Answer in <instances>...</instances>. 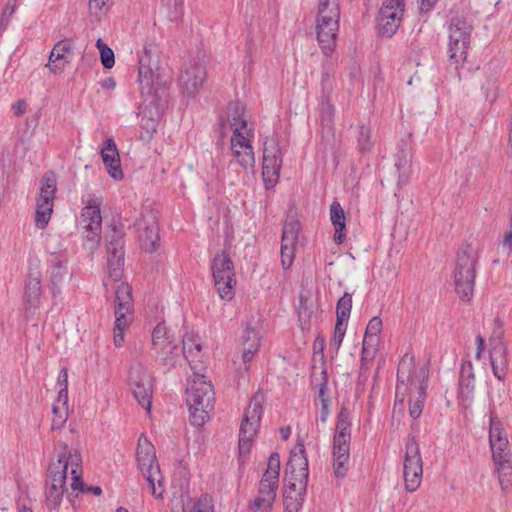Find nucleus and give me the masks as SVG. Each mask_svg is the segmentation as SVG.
<instances>
[{
    "label": "nucleus",
    "instance_id": "1",
    "mask_svg": "<svg viewBox=\"0 0 512 512\" xmlns=\"http://www.w3.org/2000/svg\"><path fill=\"white\" fill-rule=\"evenodd\" d=\"M414 362L412 354H405L398 364V384L396 386V401L403 402L405 393L409 390L413 398H410L409 414L417 419L424 407L427 385L425 380L428 378V368L426 362L419 368H411Z\"/></svg>",
    "mask_w": 512,
    "mask_h": 512
},
{
    "label": "nucleus",
    "instance_id": "2",
    "mask_svg": "<svg viewBox=\"0 0 512 512\" xmlns=\"http://www.w3.org/2000/svg\"><path fill=\"white\" fill-rule=\"evenodd\" d=\"M244 105L239 102H231L227 107V121L230 124L233 135L231 137L232 156L244 169H253L255 166V156L251 141L254 133L248 127L244 118Z\"/></svg>",
    "mask_w": 512,
    "mask_h": 512
},
{
    "label": "nucleus",
    "instance_id": "3",
    "mask_svg": "<svg viewBox=\"0 0 512 512\" xmlns=\"http://www.w3.org/2000/svg\"><path fill=\"white\" fill-rule=\"evenodd\" d=\"M186 404L192 425L202 427L211 417L215 404V392L207 378L188 380Z\"/></svg>",
    "mask_w": 512,
    "mask_h": 512
},
{
    "label": "nucleus",
    "instance_id": "4",
    "mask_svg": "<svg viewBox=\"0 0 512 512\" xmlns=\"http://www.w3.org/2000/svg\"><path fill=\"white\" fill-rule=\"evenodd\" d=\"M49 475L70 480L71 489L78 493L83 491V466L82 456L79 450L69 448L66 443H61L56 450V458L52 459L48 467Z\"/></svg>",
    "mask_w": 512,
    "mask_h": 512
},
{
    "label": "nucleus",
    "instance_id": "5",
    "mask_svg": "<svg viewBox=\"0 0 512 512\" xmlns=\"http://www.w3.org/2000/svg\"><path fill=\"white\" fill-rule=\"evenodd\" d=\"M84 207L77 221V228L81 233L85 247L94 252L101 240L102 216L100 207L102 198L88 194L82 197Z\"/></svg>",
    "mask_w": 512,
    "mask_h": 512
},
{
    "label": "nucleus",
    "instance_id": "6",
    "mask_svg": "<svg viewBox=\"0 0 512 512\" xmlns=\"http://www.w3.org/2000/svg\"><path fill=\"white\" fill-rule=\"evenodd\" d=\"M472 31V24L463 16L453 17L448 25L447 52L449 63L455 69L467 60Z\"/></svg>",
    "mask_w": 512,
    "mask_h": 512
},
{
    "label": "nucleus",
    "instance_id": "7",
    "mask_svg": "<svg viewBox=\"0 0 512 512\" xmlns=\"http://www.w3.org/2000/svg\"><path fill=\"white\" fill-rule=\"evenodd\" d=\"M136 461L142 475L146 478L155 498H162L165 491L163 476L156 458L154 445L144 436L138 439Z\"/></svg>",
    "mask_w": 512,
    "mask_h": 512
},
{
    "label": "nucleus",
    "instance_id": "8",
    "mask_svg": "<svg viewBox=\"0 0 512 512\" xmlns=\"http://www.w3.org/2000/svg\"><path fill=\"white\" fill-rule=\"evenodd\" d=\"M351 422L346 407H342L335 426L333 439V468L337 477H344L350 458Z\"/></svg>",
    "mask_w": 512,
    "mask_h": 512
},
{
    "label": "nucleus",
    "instance_id": "9",
    "mask_svg": "<svg viewBox=\"0 0 512 512\" xmlns=\"http://www.w3.org/2000/svg\"><path fill=\"white\" fill-rule=\"evenodd\" d=\"M478 258V249L471 245L464 246L458 253L454 270V282L456 292L463 300H470L473 295L475 268Z\"/></svg>",
    "mask_w": 512,
    "mask_h": 512
},
{
    "label": "nucleus",
    "instance_id": "10",
    "mask_svg": "<svg viewBox=\"0 0 512 512\" xmlns=\"http://www.w3.org/2000/svg\"><path fill=\"white\" fill-rule=\"evenodd\" d=\"M262 396L255 395L244 412L239 433V454L241 457L249 454L255 440L262 418Z\"/></svg>",
    "mask_w": 512,
    "mask_h": 512
},
{
    "label": "nucleus",
    "instance_id": "11",
    "mask_svg": "<svg viewBox=\"0 0 512 512\" xmlns=\"http://www.w3.org/2000/svg\"><path fill=\"white\" fill-rule=\"evenodd\" d=\"M214 285L222 300L230 301L235 295V269L229 255L222 251L217 253L211 265Z\"/></svg>",
    "mask_w": 512,
    "mask_h": 512
},
{
    "label": "nucleus",
    "instance_id": "12",
    "mask_svg": "<svg viewBox=\"0 0 512 512\" xmlns=\"http://www.w3.org/2000/svg\"><path fill=\"white\" fill-rule=\"evenodd\" d=\"M207 59L205 56L186 61L178 76V85L183 94L195 97L207 79Z\"/></svg>",
    "mask_w": 512,
    "mask_h": 512
},
{
    "label": "nucleus",
    "instance_id": "13",
    "mask_svg": "<svg viewBox=\"0 0 512 512\" xmlns=\"http://www.w3.org/2000/svg\"><path fill=\"white\" fill-rule=\"evenodd\" d=\"M423 461L419 444L414 437L408 439L403 460V479L406 491H416L422 481Z\"/></svg>",
    "mask_w": 512,
    "mask_h": 512
},
{
    "label": "nucleus",
    "instance_id": "14",
    "mask_svg": "<svg viewBox=\"0 0 512 512\" xmlns=\"http://www.w3.org/2000/svg\"><path fill=\"white\" fill-rule=\"evenodd\" d=\"M42 181L43 185L40 188L35 211V225L38 229L47 227L53 212L57 191L56 180L53 175L45 174Z\"/></svg>",
    "mask_w": 512,
    "mask_h": 512
},
{
    "label": "nucleus",
    "instance_id": "15",
    "mask_svg": "<svg viewBox=\"0 0 512 512\" xmlns=\"http://www.w3.org/2000/svg\"><path fill=\"white\" fill-rule=\"evenodd\" d=\"M129 387L138 403L147 412H150L153 395V379L149 372L141 365H135L130 369Z\"/></svg>",
    "mask_w": 512,
    "mask_h": 512
},
{
    "label": "nucleus",
    "instance_id": "16",
    "mask_svg": "<svg viewBox=\"0 0 512 512\" xmlns=\"http://www.w3.org/2000/svg\"><path fill=\"white\" fill-rule=\"evenodd\" d=\"M403 13V0H385L377 18L379 33L387 38L392 37L401 24Z\"/></svg>",
    "mask_w": 512,
    "mask_h": 512
},
{
    "label": "nucleus",
    "instance_id": "17",
    "mask_svg": "<svg viewBox=\"0 0 512 512\" xmlns=\"http://www.w3.org/2000/svg\"><path fill=\"white\" fill-rule=\"evenodd\" d=\"M282 167V153L274 140H267L263 149L262 176L267 187H273L279 180Z\"/></svg>",
    "mask_w": 512,
    "mask_h": 512
},
{
    "label": "nucleus",
    "instance_id": "18",
    "mask_svg": "<svg viewBox=\"0 0 512 512\" xmlns=\"http://www.w3.org/2000/svg\"><path fill=\"white\" fill-rule=\"evenodd\" d=\"M286 485L306 490L308 481V460L303 449L291 452L285 472Z\"/></svg>",
    "mask_w": 512,
    "mask_h": 512
},
{
    "label": "nucleus",
    "instance_id": "19",
    "mask_svg": "<svg viewBox=\"0 0 512 512\" xmlns=\"http://www.w3.org/2000/svg\"><path fill=\"white\" fill-rule=\"evenodd\" d=\"M339 20L329 17H315L317 41L325 55H330L336 48Z\"/></svg>",
    "mask_w": 512,
    "mask_h": 512
},
{
    "label": "nucleus",
    "instance_id": "20",
    "mask_svg": "<svg viewBox=\"0 0 512 512\" xmlns=\"http://www.w3.org/2000/svg\"><path fill=\"white\" fill-rule=\"evenodd\" d=\"M108 277L119 282L123 276L124 241L121 235L114 233L107 246Z\"/></svg>",
    "mask_w": 512,
    "mask_h": 512
},
{
    "label": "nucleus",
    "instance_id": "21",
    "mask_svg": "<svg viewBox=\"0 0 512 512\" xmlns=\"http://www.w3.org/2000/svg\"><path fill=\"white\" fill-rule=\"evenodd\" d=\"M46 273L54 295L60 294L64 285L67 284L73 276V273L69 271L67 259L59 255H52L48 262Z\"/></svg>",
    "mask_w": 512,
    "mask_h": 512
},
{
    "label": "nucleus",
    "instance_id": "22",
    "mask_svg": "<svg viewBox=\"0 0 512 512\" xmlns=\"http://www.w3.org/2000/svg\"><path fill=\"white\" fill-rule=\"evenodd\" d=\"M299 232L300 223L293 218H288L283 227L281 243V262L284 269H288L293 263Z\"/></svg>",
    "mask_w": 512,
    "mask_h": 512
},
{
    "label": "nucleus",
    "instance_id": "23",
    "mask_svg": "<svg viewBox=\"0 0 512 512\" xmlns=\"http://www.w3.org/2000/svg\"><path fill=\"white\" fill-rule=\"evenodd\" d=\"M100 155L109 176L115 180H122L124 173L121 168L120 155L113 138H107L101 149Z\"/></svg>",
    "mask_w": 512,
    "mask_h": 512
},
{
    "label": "nucleus",
    "instance_id": "24",
    "mask_svg": "<svg viewBox=\"0 0 512 512\" xmlns=\"http://www.w3.org/2000/svg\"><path fill=\"white\" fill-rule=\"evenodd\" d=\"M42 297L41 273L38 269H30L25 280L24 301L30 308H38Z\"/></svg>",
    "mask_w": 512,
    "mask_h": 512
},
{
    "label": "nucleus",
    "instance_id": "25",
    "mask_svg": "<svg viewBox=\"0 0 512 512\" xmlns=\"http://www.w3.org/2000/svg\"><path fill=\"white\" fill-rule=\"evenodd\" d=\"M280 473V456L278 453H272L268 459L267 469L263 474L259 489L277 495Z\"/></svg>",
    "mask_w": 512,
    "mask_h": 512
},
{
    "label": "nucleus",
    "instance_id": "26",
    "mask_svg": "<svg viewBox=\"0 0 512 512\" xmlns=\"http://www.w3.org/2000/svg\"><path fill=\"white\" fill-rule=\"evenodd\" d=\"M66 491V481L59 477L47 474L45 498L46 505L50 510L59 508L64 493Z\"/></svg>",
    "mask_w": 512,
    "mask_h": 512
},
{
    "label": "nucleus",
    "instance_id": "27",
    "mask_svg": "<svg viewBox=\"0 0 512 512\" xmlns=\"http://www.w3.org/2000/svg\"><path fill=\"white\" fill-rule=\"evenodd\" d=\"M73 46L69 40H61L53 47L49 55L48 67L51 72L57 73L63 70L64 65L69 62L67 54H71Z\"/></svg>",
    "mask_w": 512,
    "mask_h": 512
},
{
    "label": "nucleus",
    "instance_id": "28",
    "mask_svg": "<svg viewBox=\"0 0 512 512\" xmlns=\"http://www.w3.org/2000/svg\"><path fill=\"white\" fill-rule=\"evenodd\" d=\"M139 239L142 247L147 252H154L158 247L159 228L157 223L152 220L150 222L139 223Z\"/></svg>",
    "mask_w": 512,
    "mask_h": 512
},
{
    "label": "nucleus",
    "instance_id": "29",
    "mask_svg": "<svg viewBox=\"0 0 512 512\" xmlns=\"http://www.w3.org/2000/svg\"><path fill=\"white\" fill-rule=\"evenodd\" d=\"M152 346L154 350L162 352H174L177 348L164 322H160L154 327Z\"/></svg>",
    "mask_w": 512,
    "mask_h": 512
},
{
    "label": "nucleus",
    "instance_id": "30",
    "mask_svg": "<svg viewBox=\"0 0 512 512\" xmlns=\"http://www.w3.org/2000/svg\"><path fill=\"white\" fill-rule=\"evenodd\" d=\"M330 219L335 227L334 241L342 244L345 240V212L339 202L334 201L330 206Z\"/></svg>",
    "mask_w": 512,
    "mask_h": 512
},
{
    "label": "nucleus",
    "instance_id": "31",
    "mask_svg": "<svg viewBox=\"0 0 512 512\" xmlns=\"http://www.w3.org/2000/svg\"><path fill=\"white\" fill-rule=\"evenodd\" d=\"M499 73L490 68L483 69V79L481 81V89L484 92L485 98L490 103L496 101L499 91Z\"/></svg>",
    "mask_w": 512,
    "mask_h": 512
},
{
    "label": "nucleus",
    "instance_id": "32",
    "mask_svg": "<svg viewBox=\"0 0 512 512\" xmlns=\"http://www.w3.org/2000/svg\"><path fill=\"white\" fill-rule=\"evenodd\" d=\"M474 393V377L471 373V362H463L459 397L463 402H470Z\"/></svg>",
    "mask_w": 512,
    "mask_h": 512
},
{
    "label": "nucleus",
    "instance_id": "33",
    "mask_svg": "<svg viewBox=\"0 0 512 512\" xmlns=\"http://www.w3.org/2000/svg\"><path fill=\"white\" fill-rule=\"evenodd\" d=\"M114 310L133 312L132 292L128 283L121 282L116 286Z\"/></svg>",
    "mask_w": 512,
    "mask_h": 512
},
{
    "label": "nucleus",
    "instance_id": "34",
    "mask_svg": "<svg viewBox=\"0 0 512 512\" xmlns=\"http://www.w3.org/2000/svg\"><path fill=\"white\" fill-rule=\"evenodd\" d=\"M158 54L153 46L145 47L139 57V74L148 75L159 69Z\"/></svg>",
    "mask_w": 512,
    "mask_h": 512
},
{
    "label": "nucleus",
    "instance_id": "35",
    "mask_svg": "<svg viewBox=\"0 0 512 512\" xmlns=\"http://www.w3.org/2000/svg\"><path fill=\"white\" fill-rule=\"evenodd\" d=\"M114 343L120 348L124 341V331L130 326L133 320V312L125 313L122 310H115Z\"/></svg>",
    "mask_w": 512,
    "mask_h": 512
},
{
    "label": "nucleus",
    "instance_id": "36",
    "mask_svg": "<svg viewBox=\"0 0 512 512\" xmlns=\"http://www.w3.org/2000/svg\"><path fill=\"white\" fill-rule=\"evenodd\" d=\"M306 490H298L292 486H285L283 503L286 512H298L302 507Z\"/></svg>",
    "mask_w": 512,
    "mask_h": 512
},
{
    "label": "nucleus",
    "instance_id": "37",
    "mask_svg": "<svg viewBox=\"0 0 512 512\" xmlns=\"http://www.w3.org/2000/svg\"><path fill=\"white\" fill-rule=\"evenodd\" d=\"M494 465L512 462V454L508 438L490 444Z\"/></svg>",
    "mask_w": 512,
    "mask_h": 512
},
{
    "label": "nucleus",
    "instance_id": "38",
    "mask_svg": "<svg viewBox=\"0 0 512 512\" xmlns=\"http://www.w3.org/2000/svg\"><path fill=\"white\" fill-rule=\"evenodd\" d=\"M316 17L340 19V0H318Z\"/></svg>",
    "mask_w": 512,
    "mask_h": 512
},
{
    "label": "nucleus",
    "instance_id": "39",
    "mask_svg": "<svg viewBox=\"0 0 512 512\" xmlns=\"http://www.w3.org/2000/svg\"><path fill=\"white\" fill-rule=\"evenodd\" d=\"M506 438H508V436L502 421L494 412H491L489 425V444L502 441Z\"/></svg>",
    "mask_w": 512,
    "mask_h": 512
},
{
    "label": "nucleus",
    "instance_id": "40",
    "mask_svg": "<svg viewBox=\"0 0 512 512\" xmlns=\"http://www.w3.org/2000/svg\"><path fill=\"white\" fill-rule=\"evenodd\" d=\"M495 473L498 475L499 484L504 493L512 491V462L494 465Z\"/></svg>",
    "mask_w": 512,
    "mask_h": 512
},
{
    "label": "nucleus",
    "instance_id": "41",
    "mask_svg": "<svg viewBox=\"0 0 512 512\" xmlns=\"http://www.w3.org/2000/svg\"><path fill=\"white\" fill-rule=\"evenodd\" d=\"M352 309V295L345 292L344 295L338 300L336 306V322L348 323Z\"/></svg>",
    "mask_w": 512,
    "mask_h": 512
},
{
    "label": "nucleus",
    "instance_id": "42",
    "mask_svg": "<svg viewBox=\"0 0 512 512\" xmlns=\"http://www.w3.org/2000/svg\"><path fill=\"white\" fill-rule=\"evenodd\" d=\"M275 499L276 495L258 490V495L255 497L251 509L258 512H271Z\"/></svg>",
    "mask_w": 512,
    "mask_h": 512
},
{
    "label": "nucleus",
    "instance_id": "43",
    "mask_svg": "<svg viewBox=\"0 0 512 512\" xmlns=\"http://www.w3.org/2000/svg\"><path fill=\"white\" fill-rule=\"evenodd\" d=\"M242 339V352H257L261 348V337L256 330L250 326H247L244 330Z\"/></svg>",
    "mask_w": 512,
    "mask_h": 512
},
{
    "label": "nucleus",
    "instance_id": "44",
    "mask_svg": "<svg viewBox=\"0 0 512 512\" xmlns=\"http://www.w3.org/2000/svg\"><path fill=\"white\" fill-rule=\"evenodd\" d=\"M186 360L189 363L191 370L193 371V375L190 380L206 378L204 374L207 369L205 354H188Z\"/></svg>",
    "mask_w": 512,
    "mask_h": 512
},
{
    "label": "nucleus",
    "instance_id": "45",
    "mask_svg": "<svg viewBox=\"0 0 512 512\" xmlns=\"http://www.w3.org/2000/svg\"><path fill=\"white\" fill-rule=\"evenodd\" d=\"M183 512H214L213 499L208 495H202L199 499L187 503Z\"/></svg>",
    "mask_w": 512,
    "mask_h": 512
},
{
    "label": "nucleus",
    "instance_id": "46",
    "mask_svg": "<svg viewBox=\"0 0 512 512\" xmlns=\"http://www.w3.org/2000/svg\"><path fill=\"white\" fill-rule=\"evenodd\" d=\"M411 165H412L411 158H409L405 155L402 157H399L398 161L395 164V166L397 167V169L399 171V175H398V184L399 185H406L408 183Z\"/></svg>",
    "mask_w": 512,
    "mask_h": 512
},
{
    "label": "nucleus",
    "instance_id": "47",
    "mask_svg": "<svg viewBox=\"0 0 512 512\" xmlns=\"http://www.w3.org/2000/svg\"><path fill=\"white\" fill-rule=\"evenodd\" d=\"M157 125H158V122H157V119L153 118L152 116H147V115H143L141 117V123H140V127H141V138L143 140H146V141H149L153 134L156 132L157 130Z\"/></svg>",
    "mask_w": 512,
    "mask_h": 512
},
{
    "label": "nucleus",
    "instance_id": "48",
    "mask_svg": "<svg viewBox=\"0 0 512 512\" xmlns=\"http://www.w3.org/2000/svg\"><path fill=\"white\" fill-rule=\"evenodd\" d=\"M494 375L498 379H503L506 374L507 359L506 354H489Z\"/></svg>",
    "mask_w": 512,
    "mask_h": 512
},
{
    "label": "nucleus",
    "instance_id": "49",
    "mask_svg": "<svg viewBox=\"0 0 512 512\" xmlns=\"http://www.w3.org/2000/svg\"><path fill=\"white\" fill-rule=\"evenodd\" d=\"M96 47L100 52L102 65L107 69L112 68L115 64L113 50L109 48L100 38L96 42Z\"/></svg>",
    "mask_w": 512,
    "mask_h": 512
},
{
    "label": "nucleus",
    "instance_id": "50",
    "mask_svg": "<svg viewBox=\"0 0 512 512\" xmlns=\"http://www.w3.org/2000/svg\"><path fill=\"white\" fill-rule=\"evenodd\" d=\"M53 418H52V429L57 430L61 429L67 421L68 418V407H63L60 405H53L52 408Z\"/></svg>",
    "mask_w": 512,
    "mask_h": 512
},
{
    "label": "nucleus",
    "instance_id": "51",
    "mask_svg": "<svg viewBox=\"0 0 512 512\" xmlns=\"http://www.w3.org/2000/svg\"><path fill=\"white\" fill-rule=\"evenodd\" d=\"M168 8V16L170 20L177 21L182 17L184 9V0H163Z\"/></svg>",
    "mask_w": 512,
    "mask_h": 512
},
{
    "label": "nucleus",
    "instance_id": "52",
    "mask_svg": "<svg viewBox=\"0 0 512 512\" xmlns=\"http://www.w3.org/2000/svg\"><path fill=\"white\" fill-rule=\"evenodd\" d=\"M110 0H89L88 8L91 15L101 18L106 15L110 9Z\"/></svg>",
    "mask_w": 512,
    "mask_h": 512
},
{
    "label": "nucleus",
    "instance_id": "53",
    "mask_svg": "<svg viewBox=\"0 0 512 512\" xmlns=\"http://www.w3.org/2000/svg\"><path fill=\"white\" fill-rule=\"evenodd\" d=\"M183 352L200 351L202 348L201 339L198 335L187 333L182 340Z\"/></svg>",
    "mask_w": 512,
    "mask_h": 512
},
{
    "label": "nucleus",
    "instance_id": "54",
    "mask_svg": "<svg viewBox=\"0 0 512 512\" xmlns=\"http://www.w3.org/2000/svg\"><path fill=\"white\" fill-rule=\"evenodd\" d=\"M334 115L335 108L332 103L328 99L323 100L320 105V116L322 123L330 125L333 122Z\"/></svg>",
    "mask_w": 512,
    "mask_h": 512
},
{
    "label": "nucleus",
    "instance_id": "55",
    "mask_svg": "<svg viewBox=\"0 0 512 512\" xmlns=\"http://www.w3.org/2000/svg\"><path fill=\"white\" fill-rule=\"evenodd\" d=\"M346 327H347V324L341 323V322L340 323L336 322L334 335H333L332 343H331V346L333 349L338 350L340 348V345H341L343 338L345 336V333H346Z\"/></svg>",
    "mask_w": 512,
    "mask_h": 512
},
{
    "label": "nucleus",
    "instance_id": "56",
    "mask_svg": "<svg viewBox=\"0 0 512 512\" xmlns=\"http://www.w3.org/2000/svg\"><path fill=\"white\" fill-rule=\"evenodd\" d=\"M380 336L364 335L362 352H378Z\"/></svg>",
    "mask_w": 512,
    "mask_h": 512
},
{
    "label": "nucleus",
    "instance_id": "57",
    "mask_svg": "<svg viewBox=\"0 0 512 512\" xmlns=\"http://www.w3.org/2000/svg\"><path fill=\"white\" fill-rule=\"evenodd\" d=\"M358 144L361 151L370 150L372 143L370 141V131L365 126H361L358 135Z\"/></svg>",
    "mask_w": 512,
    "mask_h": 512
},
{
    "label": "nucleus",
    "instance_id": "58",
    "mask_svg": "<svg viewBox=\"0 0 512 512\" xmlns=\"http://www.w3.org/2000/svg\"><path fill=\"white\" fill-rule=\"evenodd\" d=\"M382 326L381 318L377 316L373 317L366 327L365 335L380 336Z\"/></svg>",
    "mask_w": 512,
    "mask_h": 512
},
{
    "label": "nucleus",
    "instance_id": "59",
    "mask_svg": "<svg viewBox=\"0 0 512 512\" xmlns=\"http://www.w3.org/2000/svg\"><path fill=\"white\" fill-rule=\"evenodd\" d=\"M502 350H504V344L501 340L500 335L490 338L489 352H500Z\"/></svg>",
    "mask_w": 512,
    "mask_h": 512
},
{
    "label": "nucleus",
    "instance_id": "60",
    "mask_svg": "<svg viewBox=\"0 0 512 512\" xmlns=\"http://www.w3.org/2000/svg\"><path fill=\"white\" fill-rule=\"evenodd\" d=\"M54 405L68 407V390L65 388L59 389L58 397Z\"/></svg>",
    "mask_w": 512,
    "mask_h": 512
},
{
    "label": "nucleus",
    "instance_id": "61",
    "mask_svg": "<svg viewBox=\"0 0 512 512\" xmlns=\"http://www.w3.org/2000/svg\"><path fill=\"white\" fill-rule=\"evenodd\" d=\"M502 247L508 253H512V227H509V230L505 233Z\"/></svg>",
    "mask_w": 512,
    "mask_h": 512
},
{
    "label": "nucleus",
    "instance_id": "62",
    "mask_svg": "<svg viewBox=\"0 0 512 512\" xmlns=\"http://www.w3.org/2000/svg\"><path fill=\"white\" fill-rule=\"evenodd\" d=\"M57 384L59 389L65 388L68 390V372L66 368H62L59 372Z\"/></svg>",
    "mask_w": 512,
    "mask_h": 512
},
{
    "label": "nucleus",
    "instance_id": "63",
    "mask_svg": "<svg viewBox=\"0 0 512 512\" xmlns=\"http://www.w3.org/2000/svg\"><path fill=\"white\" fill-rule=\"evenodd\" d=\"M12 109L15 115H22L26 111V102L24 100H18L15 104H13Z\"/></svg>",
    "mask_w": 512,
    "mask_h": 512
},
{
    "label": "nucleus",
    "instance_id": "64",
    "mask_svg": "<svg viewBox=\"0 0 512 512\" xmlns=\"http://www.w3.org/2000/svg\"><path fill=\"white\" fill-rule=\"evenodd\" d=\"M16 10V3H15V0H13V2L9 1L5 8L3 9V12H2V15L4 17H7L8 19H10V17L13 15V13L15 12Z\"/></svg>",
    "mask_w": 512,
    "mask_h": 512
}]
</instances>
